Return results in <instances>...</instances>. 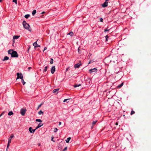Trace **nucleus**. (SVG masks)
I'll use <instances>...</instances> for the list:
<instances>
[{
	"label": "nucleus",
	"instance_id": "nucleus-46",
	"mask_svg": "<svg viewBox=\"0 0 151 151\" xmlns=\"http://www.w3.org/2000/svg\"><path fill=\"white\" fill-rule=\"evenodd\" d=\"M38 145L39 146H40V145H41V144L40 143H39L38 144Z\"/></svg>",
	"mask_w": 151,
	"mask_h": 151
},
{
	"label": "nucleus",
	"instance_id": "nucleus-22",
	"mask_svg": "<svg viewBox=\"0 0 151 151\" xmlns=\"http://www.w3.org/2000/svg\"><path fill=\"white\" fill-rule=\"evenodd\" d=\"M123 85V83H121L120 85H118V87L119 88H120Z\"/></svg>",
	"mask_w": 151,
	"mask_h": 151
},
{
	"label": "nucleus",
	"instance_id": "nucleus-14",
	"mask_svg": "<svg viewBox=\"0 0 151 151\" xmlns=\"http://www.w3.org/2000/svg\"><path fill=\"white\" fill-rule=\"evenodd\" d=\"M14 51L12 50H9L8 51V53L9 54H11V55H12V52H13Z\"/></svg>",
	"mask_w": 151,
	"mask_h": 151
},
{
	"label": "nucleus",
	"instance_id": "nucleus-26",
	"mask_svg": "<svg viewBox=\"0 0 151 151\" xmlns=\"http://www.w3.org/2000/svg\"><path fill=\"white\" fill-rule=\"evenodd\" d=\"M23 85H24L25 83V82L24 81L23 78L21 79Z\"/></svg>",
	"mask_w": 151,
	"mask_h": 151
},
{
	"label": "nucleus",
	"instance_id": "nucleus-32",
	"mask_svg": "<svg viewBox=\"0 0 151 151\" xmlns=\"http://www.w3.org/2000/svg\"><path fill=\"white\" fill-rule=\"evenodd\" d=\"M134 113H135L134 111L132 110L131 111L130 114H131V115H132V114H134Z\"/></svg>",
	"mask_w": 151,
	"mask_h": 151
},
{
	"label": "nucleus",
	"instance_id": "nucleus-11",
	"mask_svg": "<svg viewBox=\"0 0 151 151\" xmlns=\"http://www.w3.org/2000/svg\"><path fill=\"white\" fill-rule=\"evenodd\" d=\"M43 125V124H42V123H40L39 124H38V126H37L36 128V129H38V128L41 127Z\"/></svg>",
	"mask_w": 151,
	"mask_h": 151
},
{
	"label": "nucleus",
	"instance_id": "nucleus-17",
	"mask_svg": "<svg viewBox=\"0 0 151 151\" xmlns=\"http://www.w3.org/2000/svg\"><path fill=\"white\" fill-rule=\"evenodd\" d=\"M81 85V84H76L74 85V87L76 88L78 86H79Z\"/></svg>",
	"mask_w": 151,
	"mask_h": 151
},
{
	"label": "nucleus",
	"instance_id": "nucleus-12",
	"mask_svg": "<svg viewBox=\"0 0 151 151\" xmlns=\"http://www.w3.org/2000/svg\"><path fill=\"white\" fill-rule=\"evenodd\" d=\"M81 65V64H79V63H77L76 64L74 65V67L75 68H78Z\"/></svg>",
	"mask_w": 151,
	"mask_h": 151
},
{
	"label": "nucleus",
	"instance_id": "nucleus-29",
	"mask_svg": "<svg viewBox=\"0 0 151 151\" xmlns=\"http://www.w3.org/2000/svg\"><path fill=\"white\" fill-rule=\"evenodd\" d=\"M69 99H65L63 101L64 102H68V100H69Z\"/></svg>",
	"mask_w": 151,
	"mask_h": 151
},
{
	"label": "nucleus",
	"instance_id": "nucleus-35",
	"mask_svg": "<svg viewBox=\"0 0 151 151\" xmlns=\"http://www.w3.org/2000/svg\"><path fill=\"white\" fill-rule=\"evenodd\" d=\"M100 21L101 22H103V19L101 17L100 19Z\"/></svg>",
	"mask_w": 151,
	"mask_h": 151
},
{
	"label": "nucleus",
	"instance_id": "nucleus-24",
	"mask_svg": "<svg viewBox=\"0 0 151 151\" xmlns=\"http://www.w3.org/2000/svg\"><path fill=\"white\" fill-rule=\"evenodd\" d=\"M47 67H48L47 66L45 67V69L44 70V72H46L47 71Z\"/></svg>",
	"mask_w": 151,
	"mask_h": 151
},
{
	"label": "nucleus",
	"instance_id": "nucleus-28",
	"mask_svg": "<svg viewBox=\"0 0 151 151\" xmlns=\"http://www.w3.org/2000/svg\"><path fill=\"white\" fill-rule=\"evenodd\" d=\"M36 122H42V121H41V120L40 119H36Z\"/></svg>",
	"mask_w": 151,
	"mask_h": 151
},
{
	"label": "nucleus",
	"instance_id": "nucleus-18",
	"mask_svg": "<svg viewBox=\"0 0 151 151\" xmlns=\"http://www.w3.org/2000/svg\"><path fill=\"white\" fill-rule=\"evenodd\" d=\"M59 90V88L54 89L53 91V93H55L57 91H58Z\"/></svg>",
	"mask_w": 151,
	"mask_h": 151
},
{
	"label": "nucleus",
	"instance_id": "nucleus-51",
	"mask_svg": "<svg viewBox=\"0 0 151 151\" xmlns=\"http://www.w3.org/2000/svg\"><path fill=\"white\" fill-rule=\"evenodd\" d=\"M109 0H105V1L107 2Z\"/></svg>",
	"mask_w": 151,
	"mask_h": 151
},
{
	"label": "nucleus",
	"instance_id": "nucleus-44",
	"mask_svg": "<svg viewBox=\"0 0 151 151\" xmlns=\"http://www.w3.org/2000/svg\"><path fill=\"white\" fill-rule=\"evenodd\" d=\"M61 122H59V125H61Z\"/></svg>",
	"mask_w": 151,
	"mask_h": 151
},
{
	"label": "nucleus",
	"instance_id": "nucleus-39",
	"mask_svg": "<svg viewBox=\"0 0 151 151\" xmlns=\"http://www.w3.org/2000/svg\"><path fill=\"white\" fill-rule=\"evenodd\" d=\"M67 147H65L64 149L63 150V151H65L67 149Z\"/></svg>",
	"mask_w": 151,
	"mask_h": 151
},
{
	"label": "nucleus",
	"instance_id": "nucleus-9",
	"mask_svg": "<svg viewBox=\"0 0 151 151\" xmlns=\"http://www.w3.org/2000/svg\"><path fill=\"white\" fill-rule=\"evenodd\" d=\"M14 137V135L13 134H12L9 137L8 139V142L9 143L11 142V140L12 138Z\"/></svg>",
	"mask_w": 151,
	"mask_h": 151
},
{
	"label": "nucleus",
	"instance_id": "nucleus-25",
	"mask_svg": "<svg viewBox=\"0 0 151 151\" xmlns=\"http://www.w3.org/2000/svg\"><path fill=\"white\" fill-rule=\"evenodd\" d=\"M53 63V60L52 58L51 59V60L50 62V64H52Z\"/></svg>",
	"mask_w": 151,
	"mask_h": 151
},
{
	"label": "nucleus",
	"instance_id": "nucleus-20",
	"mask_svg": "<svg viewBox=\"0 0 151 151\" xmlns=\"http://www.w3.org/2000/svg\"><path fill=\"white\" fill-rule=\"evenodd\" d=\"M30 17V15L29 14H26L25 15L24 17L26 19H27Z\"/></svg>",
	"mask_w": 151,
	"mask_h": 151
},
{
	"label": "nucleus",
	"instance_id": "nucleus-21",
	"mask_svg": "<svg viewBox=\"0 0 151 151\" xmlns=\"http://www.w3.org/2000/svg\"><path fill=\"white\" fill-rule=\"evenodd\" d=\"M13 114V112L12 111H9L8 114V115L9 116L12 115Z\"/></svg>",
	"mask_w": 151,
	"mask_h": 151
},
{
	"label": "nucleus",
	"instance_id": "nucleus-36",
	"mask_svg": "<svg viewBox=\"0 0 151 151\" xmlns=\"http://www.w3.org/2000/svg\"><path fill=\"white\" fill-rule=\"evenodd\" d=\"M5 113L4 111H3L0 115V117L1 116H2Z\"/></svg>",
	"mask_w": 151,
	"mask_h": 151
},
{
	"label": "nucleus",
	"instance_id": "nucleus-7",
	"mask_svg": "<svg viewBox=\"0 0 151 151\" xmlns=\"http://www.w3.org/2000/svg\"><path fill=\"white\" fill-rule=\"evenodd\" d=\"M36 129H33L32 127H30L29 128V132L31 133H33L35 131Z\"/></svg>",
	"mask_w": 151,
	"mask_h": 151
},
{
	"label": "nucleus",
	"instance_id": "nucleus-31",
	"mask_svg": "<svg viewBox=\"0 0 151 151\" xmlns=\"http://www.w3.org/2000/svg\"><path fill=\"white\" fill-rule=\"evenodd\" d=\"M58 130V129L57 128H55V129L54 130V132H56Z\"/></svg>",
	"mask_w": 151,
	"mask_h": 151
},
{
	"label": "nucleus",
	"instance_id": "nucleus-42",
	"mask_svg": "<svg viewBox=\"0 0 151 151\" xmlns=\"http://www.w3.org/2000/svg\"><path fill=\"white\" fill-rule=\"evenodd\" d=\"M47 49V48L46 47H45L44 48V51H45V50H46Z\"/></svg>",
	"mask_w": 151,
	"mask_h": 151
},
{
	"label": "nucleus",
	"instance_id": "nucleus-30",
	"mask_svg": "<svg viewBox=\"0 0 151 151\" xmlns=\"http://www.w3.org/2000/svg\"><path fill=\"white\" fill-rule=\"evenodd\" d=\"M97 122V121L96 120L93 121L92 122V124L93 125L95 124Z\"/></svg>",
	"mask_w": 151,
	"mask_h": 151
},
{
	"label": "nucleus",
	"instance_id": "nucleus-1",
	"mask_svg": "<svg viewBox=\"0 0 151 151\" xmlns=\"http://www.w3.org/2000/svg\"><path fill=\"white\" fill-rule=\"evenodd\" d=\"M22 24L24 28L30 32L31 31V30L30 29L29 25L26 22V21L24 20Z\"/></svg>",
	"mask_w": 151,
	"mask_h": 151
},
{
	"label": "nucleus",
	"instance_id": "nucleus-27",
	"mask_svg": "<svg viewBox=\"0 0 151 151\" xmlns=\"http://www.w3.org/2000/svg\"><path fill=\"white\" fill-rule=\"evenodd\" d=\"M68 34L70 35L71 36H72L73 35V33L72 32H70L68 33Z\"/></svg>",
	"mask_w": 151,
	"mask_h": 151
},
{
	"label": "nucleus",
	"instance_id": "nucleus-45",
	"mask_svg": "<svg viewBox=\"0 0 151 151\" xmlns=\"http://www.w3.org/2000/svg\"><path fill=\"white\" fill-rule=\"evenodd\" d=\"M53 137H52V139H51V140L53 141V142H55V141L54 140H53Z\"/></svg>",
	"mask_w": 151,
	"mask_h": 151
},
{
	"label": "nucleus",
	"instance_id": "nucleus-8",
	"mask_svg": "<svg viewBox=\"0 0 151 151\" xmlns=\"http://www.w3.org/2000/svg\"><path fill=\"white\" fill-rule=\"evenodd\" d=\"M37 40L33 44V45L35 47H40V46L39 45H38L37 44Z\"/></svg>",
	"mask_w": 151,
	"mask_h": 151
},
{
	"label": "nucleus",
	"instance_id": "nucleus-2",
	"mask_svg": "<svg viewBox=\"0 0 151 151\" xmlns=\"http://www.w3.org/2000/svg\"><path fill=\"white\" fill-rule=\"evenodd\" d=\"M17 80L19 78H20L21 79H23V76L22 73H17Z\"/></svg>",
	"mask_w": 151,
	"mask_h": 151
},
{
	"label": "nucleus",
	"instance_id": "nucleus-49",
	"mask_svg": "<svg viewBox=\"0 0 151 151\" xmlns=\"http://www.w3.org/2000/svg\"><path fill=\"white\" fill-rule=\"evenodd\" d=\"M2 1V0H0V2H1Z\"/></svg>",
	"mask_w": 151,
	"mask_h": 151
},
{
	"label": "nucleus",
	"instance_id": "nucleus-10",
	"mask_svg": "<svg viewBox=\"0 0 151 151\" xmlns=\"http://www.w3.org/2000/svg\"><path fill=\"white\" fill-rule=\"evenodd\" d=\"M108 2L105 1L104 3L102 5V6L103 7H105L108 6Z\"/></svg>",
	"mask_w": 151,
	"mask_h": 151
},
{
	"label": "nucleus",
	"instance_id": "nucleus-50",
	"mask_svg": "<svg viewBox=\"0 0 151 151\" xmlns=\"http://www.w3.org/2000/svg\"><path fill=\"white\" fill-rule=\"evenodd\" d=\"M68 70V68H66V71H67V70Z\"/></svg>",
	"mask_w": 151,
	"mask_h": 151
},
{
	"label": "nucleus",
	"instance_id": "nucleus-43",
	"mask_svg": "<svg viewBox=\"0 0 151 151\" xmlns=\"http://www.w3.org/2000/svg\"><path fill=\"white\" fill-rule=\"evenodd\" d=\"M31 68V67H29L28 68V70H29Z\"/></svg>",
	"mask_w": 151,
	"mask_h": 151
},
{
	"label": "nucleus",
	"instance_id": "nucleus-19",
	"mask_svg": "<svg viewBox=\"0 0 151 151\" xmlns=\"http://www.w3.org/2000/svg\"><path fill=\"white\" fill-rule=\"evenodd\" d=\"M36 13V11L35 10H34L32 13V15L34 16Z\"/></svg>",
	"mask_w": 151,
	"mask_h": 151
},
{
	"label": "nucleus",
	"instance_id": "nucleus-23",
	"mask_svg": "<svg viewBox=\"0 0 151 151\" xmlns=\"http://www.w3.org/2000/svg\"><path fill=\"white\" fill-rule=\"evenodd\" d=\"M38 113L39 114L41 115L42 114H43V112L41 110L40 111H39L38 112Z\"/></svg>",
	"mask_w": 151,
	"mask_h": 151
},
{
	"label": "nucleus",
	"instance_id": "nucleus-40",
	"mask_svg": "<svg viewBox=\"0 0 151 151\" xmlns=\"http://www.w3.org/2000/svg\"><path fill=\"white\" fill-rule=\"evenodd\" d=\"M109 30V29H108L107 28L106 29H105V30H104V32H106L107 31H108Z\"/></svg>",
	"mask_w": 151,
	"mask_h": 151
},
{
	"label": "nucleus",
	"instance_id": "nucleus-41",
	"mask_svg": "<svg viewBox=\"0 0 151 151\" xmlns=\"http://www.w3.org/2000/svg\"><path fill=\"white\" fill-rule=\"evenodd\" d=\"M10 143H9V142H8V144H7V145L8 146V147H9Z\"/></svg>",
	"mask_w": 151,
	"mask_h": 151
},
{
	"label": "nucleus",
	"instance_id": "nucleus-4",
	"mask_svg": "<svg viewBox=\"0 0 151 151\" xmlns=\"http://www.w3.org/2000/svg\"><path fill=\"white\" fill-rule=\"evenodd\" d=\"M26 109H21L20 110V114L23 116L26 113Z\"/></svg>",
	"mask_w": 151,
	"mask_h": 151
},
{
	"label": "nucleus",
	"instance_id": "nucleus-15",
	"mask_svg": "<svg viewBox=\"0 0 151 151\" xmlns=\"http://www.w3.org/2000/svg\"><path fill=\"white\" fill-rule=\"evenodd\" d=\"M71 139L70 137H68L66 140V142L67 143H68Z\"/></svg>",
	"mask_w": 151,
	"mask_h": 151
},
{
	"label": "nucleus",
	"instance_id": "nucleus-38",
	"mask_svg": "<svg viewBox=\"0 0 151 151\" xmlns=\"http://www.w3.org/2000/svg\"><path fill=\"white\" fill-rule=\"evenodd\" d=\"M13 1L16 4H17V0H13Z\"/></svg>",
	"mask_w": 151,
	"mask_h": 151
},
{
	"label": "nucleus",
	"instance_id": "nucleus-3",
	"mask_svg": "<svg viewBox=\"0 0 151 151\" xmlns=\"http://www.w3.org/2000/svg\"><path fill=\"white\" fill-rule=\"evenodd\" d=\"M11 55L12 57L17 58L18 57V54H17V52L14 51L12 52Z\"/></svg>",
	"mask_w": 151,
	"mask_h": 151
},
{
	"label": "nucleus",
	"instance_id": "nucleus-48",
	"mask_svg": "<svg viewBox=\"0 0 151 151\" xmlns=\"http://www.w3.org/2000/svg\"><path fill=\"white\" fill-rule=\"evenodd\" d=\"M9 147H8V146H7L6 150H7L9 148Z\"/></svg>",
	"mask_w": 151,
	"mask_h": 151
},
{
	"label": "nucleus",
	"instance_id": "nucleus-16",
	"mask_svg": "<svg viewBox=\"0 0 151 151\" xmlns=\"http://www.w3.org/2000/svg\"><path fill=\"white\" fill-rule=\"evenodd\" d=\"M9 58L8 57L6 56L4 57L3 60V61H5L8 60L9 59Z\"/></svg>",
	"mask_w": 151,
	"mask_h": 151
},
{
	"label": "nucleus",
	"instance_id": "nucleus-13",
	"mask_svg": "<svg viewBox=\"0 0 151 151\" xmlns=\"http://www.w3.org/2000/svg\"><path fill=\"white\" fill-rule=\"evenodd\" d=\"M20 37L19 36L14 35L13 37V40L15 39H17Z\"/></svg>",
	"mask_w": 151,
	"mask_h": 151
},
{
	"label": "nucleus",
	"instance_id": "nucleus-5",
	"mask_svg": "<svg viewBox=\"0 0 151 151\" xmlns=\"http://www.w3.org/2000/svg\"><path fill=\"white\" fill-rule=\"evenodd\" d=\"M97 71V70L96 68H94L92 69H90L89 70V71L90 73H91L93 72H96Z\"/></svg>",
	"mask_w": 151,
	"mask_h": 151
},
{
	"label": "nucleus",
	"instance_id": "nucleus-33",
	"mask_svg": "<svg viewBox=\"0 0 151 151\" xmlns=\"http://www.w3.org/2000/svg\"><path fill=\"white\" fill-rule=\"evenodd\" d=\"M42 104L41 103L40 105H39L37 109H38L40 108V107L42 105Z\"/></svg>",
	"mask_w": 151,
	"mask_h": 151
},
{
	"label": "nucleus",
	"instance_id": "nucleus-6",
	"mask_svg": "<svg viewBox=\"0 0 151 151\" xmlns=\"http://www.w3.org/2000/svg\"><path fill=\"white\" fill-rule=\"evenodd\" d=\"M55 70V66H53L51 68V73L52 74H53Z\"/></svg>",
	"mask_w": 151,
	"mask_h": 151
},
{
	"label": "nucleus",
	"instance_id": "nucleus-37",
	"mask_svg": "<svg viewBox=\"0 0 151 151\" xmlns=\"http://www.w3.org/2000/svg\"><path fill=\"white\" fill-rule=\"evenodd\" d=\"M78 51L79 53L80 54L81 53V52L80 50L79 49V48H78Z\"/></svg>",
	"mask_w": 151,
	"mask_h": 151
},
{
	"label": "nucleus",
	"instance_id": "nucleus-47",
	"mask_svg": "<svg viewBox=\"0 0 151 151\" xmlns=\"http://www.w3.org/2000/svg\"><path fill=\"white\" fill-rule=\"evenodd\" d=\"M115 124L116 125H118V122H116Z\"/></svg>",
	"mask_w": 151,
	"mask_h": 151
},
{
	"label": "nucleus",
	"instance_id": "nucleus-34",
	"mask_svg": "<svg viewBox=\"0 0 151 151\" xmlns=\"http://www.w3.org/2000/svg\"><path fill=\"white\" fill-rule=\"evenodd\" d=\"M108 38V35H106L105 36V38H106V41H107V39Z\"/></svg>",
	"mask_w": 151,
	"mask_h": 151
}]
</instances>
